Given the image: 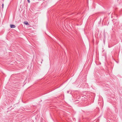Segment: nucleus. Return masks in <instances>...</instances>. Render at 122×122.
I'll return each mask as SVG.
<instances>
[{"label":"nucleus","mask_w":122,"mask_h":122,"mask_svg":"<svg viewBox=\"0 0 122 122\" xmlns=\"http://www.w3.org/2000/svg\"><path fill=\"white\" fill-rule=\"evenodd\" d=\"M24 23L26 25H29V23L28 22H26V21Z\"/></svg>","instance_id":"obj_2"},{"label":"nucleus","mask_w":122,"mask_h":122,"mask_svg":"<svg viewBox=\"0 0 122 122\" xmlns=\"http://www.w3.org/2000/svg\"><path fill=\"white\" fill-rule=\"evenodd\" d=\"M10 27L11 28H14L15 27V26L14 25H10Z\"/></svg>","instance_id":"obj_1"},{"label":"nucleus","mask_w":122,"mask_h":122,"mask_svg":"<svg viewBox=\"0 0 122 122\" xmlns=\"http://www.w3.org/2000/svg\"><path fill=\"white\" fill-rule=\"evenodd\" d=\"M69 91H67V93H69Z\"/></svg>","instance_id":"obj_5"},{"label":"nucleus","mask_w":122,"mask_h":122,"mask_svg":"<svg viewBox=\"0 0 122 122\" xmlns=\"http://www.w3.org/2000/svg\"><path fill=\"white\" fill-rule=\"evenodd\" d=\"M27 1L29 3H30V0H27Z\"/></svg>","instance_id":"obj_4"},{"label":"nucleus","mask_w":122,"mask_h":122,"mask_svg":"<svg viewBox=\"0 0 122 122\" xmlns=\"http://www.w3.org/2000/svg\"><path fill=\"white\" fill-rule=\"evenodd\" d=\"M4 4H2V8H3L4 7Z\"/></svg>","instance_id":"obj_3"}]
</instances>
